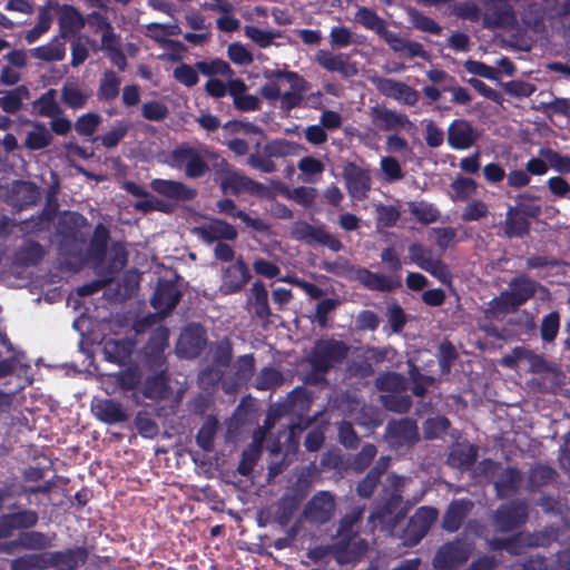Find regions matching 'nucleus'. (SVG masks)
<instances>
[{
	"instance_id": "obj_1",
	"label": "nucleus",
	"mask_w": 570,
	"mask_h": 570,
	"mask_svg": "<svg viewBox=\"0 0 570 570\" xmlns=\"http://www.w3.org/2000/svg\"><path fill=\"white\" fill-rule=\"evenodd\" d=\"M389 487H384L374 502L368 515V522L384 530H393L404 519L406 512L400 510L403 501V478L391 474L387 478Z\"/></svg>"
},
{
	"instance_id": "obj_2",
	"label": "nucleus",
	"mask_w": 570,
	"mask_h": 570,
	"mask_svg": "<svg viewBox=\"0 0 570 570\" xmlns=\"http://www.w3.org/2000/svg\"><path fill=\"white\" fill-rule=\"evenodd\" d=\"M214 156L215 154L206 146L196 148L188 144H181L171 150L167 163L173 168H184L186 177L195 179L203 177L209 170L206 159Z\"/></svg>"
},
{
	"instance_id": "obj_3",
	"label": "nucleus",
	"mask_w": 570,
	"mask_h": 570,
	"mask_svg": "<svg viewBox=\"0 0 570 570\" xmlns=\"http://www.w3.org/2000/svg\"><path fill=\"white\" fill-rule=\"evenodd\" d=\"M509 286V291L502 292L499 297L490 302L492 308H497L501 313L517 311L531 299L538 289V283L525 275L513 277Z\"/></svg>"
},
{
	"instance_id": "obj_4",
	"label": "nucleus",
	"mask_w": 570,
	"mask_h": 570,
	"mask_svg": "<svg viewBox=\"0 0 570 570\" xmlns=\"http://www.w3.org/2000/svg\"><path fill=\"white\" fill-rule=\"evenodd\" d=\"M350 347L343 341L321 338L314 344L308 356L312 368L328 373L335 364L342 363L348 354Z\"/></svg>"
},
{
	"instance_id": "obj_5",
	"label": "nucleus",
	"mask_w": 570,
	"mask_h": 570,
	"mask_svg": "<svg viewBox=\"0 0 570 570\" xmlns=\"http://www.w3.org/2000/svg\"><path fill=\"white\" fill-rule=\"evenodd\" d=\"M473 544L463 538L443 543L435 552L432 564L435 570H458L468 562Z\"/></svg>"
},
{
	"instance_id": "obj_6",
	"label": "nucleus",
	"mask_w": 570,
	"mask_h": 570,
	"mask_svg": "<svg viewBox=\"0 0 570 570\" xmlns=\"http://www.w3.org/2000/svg\"><path fill=\"white\" fill-rule=\"evenodd\" d=\"M529 520V505L524 499H514L500 504L493 512V525L499 532H512Z\"/></svg>"
},
{
	"instance_id": "obj_7",
	"label": "nucleus",
	"mask_w": 570,
	"mask_h": 570,
	"mask_svg": "<svg viewBox=\"0 0 570 570\" xmlns=\"http://www.w3.org/2000/svg\"><path fill=\"white\" fill-rule=\"evenodd\" d=\"M439 512L433 507H420L409 519L402 539L405 546L414 547L428 534L436 521Z\"/></svg>"
},
{
	"instance_id": "obj_8",
	"label": "nucleus",
	"mask_w": 570,
	"mask_h": 570,
	"mask_svg": "<svg viewBox=\"0 0 570 570\" xmlns=\"http://www.w3.org/2000/svg\"><path fill=\"white\" fill-rule=\"evenodd\" d=\"M169 330L164 325L157 326L149 335L144 346V361L149 370L167 368L166 351L169 348Z\"/></svg>"
},
{
	"instance_id": "obj_9",
	"label": "nucleus",
	"mask_w": 570,
	"mask_h": 570,
	"mask_svg": "<svg viewBox=\"0 0 570 570\" xmlns=\"http://www.w3.org/2000/svg\"><path fill=\"white\" fill-rule=\"evenodd\" d=\"M333 557L340 566L354 564L361 561L368 550L367 541L361 535L334 538Z\"/></svg>"
},
{
	"instance_id": "obj_10",
	"label": "nucleus",
	"mask_w": 570,
	"mask_h": 570,
	"mask_svg": "<svg viewBox=\"0 0 570 570\" xmlns=\"http://www.w3.org/2000/svg\"><path fill=\"white\" fill-rule=\"evenodd\" d=\"M175 277L176 279L159 278L150 298V305L163 316H168L183 297V292L177 284L179 276Z\"/></svg>"
},
{
	"instance_id": "obj_11",
	"label": "nucleus",
	"mask_w": 570,
	"mask_h": 570,
	"mask_svg": "<svg viewBox=\"0 0 570 570\" xmlns=\"http://www.w3.org/2000/svg\"><path fill=\"white\" fill-rule=\"evenodd\" d=\"M335 510L334 494L330 491H318L306 503L303 514L309 523L323 525L331 521Z\"/></svg>"
},
{
	"instance_id": "obj_12",
	"label": "nucleus",
	"mask_w": 570,
	"mask_h": 570,
	"mask_svg": "<svg viewBox=\"0 0 570 570\" xmlns=\"http://www.w3.org/2000/svg\"><path fill=\"white\" fill-rule=\"evenodd\" d=\"M385 438L395 449L411 448L419 441L417 424L410 417L391 420L385 428Z\"/></svg>"
},
{
	"instance_id": "obj_13",
	"label": "nucleus",
	"mask_w": 570,
	"mask_h": 570,
	"mask_svg": "<svg viewBox=\"0 0 570 570\" xmlns=\"http://www.w3.org/2000/svg\"><path fill=\"white\" fill-rule=\"evenodd\" d=\"M261 144H256V153L248 156L247 164L262 173L271 174L276 170V164L272 157H284L288 154L289 145L286 140H273L267 142L263 148V156L258 153Z\"/></svg>"
},
{
	"instance_id": "obj_14",
	"label": "nucleus",
	"mask_w": 570,
	"mask_h": 570,
	"mask_svg": "<svg viewBox=\"0 0 570 570\" xmlns=\"http://www.w3.org/2000/svg\"><path fill=\"white\" fill-rule=\"evenodd\" d=\"M370 116L373 125L382 131L411 130L414 124L407 115L389 109L384 106H374L371 108Z\"/></svg>"
},
{
	"instance_id": "obj_15",
	"label": "nucleus",
	"mask_w": 570,
	"mask_h": 570,
	"mask_svg": "<svg viewBox=\"0 0 570 570\" xmlns=\"http://www.w3.org/2000/svg\"><path fill=\"white\" fill-rule=\"evenodd\" d=\"M294 235L296 239L308 245L326 246L333 252H340L343 248L342 242L330 234L324 225L315 226L304 222L295 227Z\"/></svg>"
},
{
	"instance_id": "obj_16",
	"label": "nucleus",
	"mask_w": 570,
	"mask_h": 570,
	"mask_svg": "<svg viewBox=\"0 0 570 570\" xmlns=\"http://www.w3.org/2000/svg\"><path fill=\"white\" fill-rule=\"evenodd\" d=\"M252 274L244 258L239 256L236 262L223 269L219 291L224 295L236 294L243 291L250 281Z\"/></svg>"
},
{
	"instance_id": "obj_17",
	"label": "nucleus",
	"mask_w": 570,
	"mask_h": 570,
	"mask_svg": "<svg viewBox=\"0 0 570 570\" xmlns=\"http://www.w3.org/2000/svg\"><path fill=\"white\" fill-rule=\"evenodd\" d=\"M206 344L205 330L198 324H193L181 332L176 350L181 357L195 358L202 354Z\"/></svg>"
},
{
	"instance_id": "obj_18",
	"label": "nucleus",
	"mask_w": 570,
	"mask_h": 570,
	"mask_svg": "<svg viewBox=\"0 0 570 570\" xmlns=\"http://www.w3.org/2000/svg\"><path fill=\"white\" fill-rule=\"evenodd\" d=\"M48 569L58 568L59 570H76L83 566L89 557L86 547L77 546L59 551H46Z\"/></svg>"
},
{
	"instance_id": "obj_19",
	"label": "nucleus",
	"mask_w": 570,
	"mask_h": 570,
	"mask_svg": "<svg viewBox=\"0 0 570 570\" xmlns=\"http://www.w3.org/2000/svg\"><path fill=\"white\" fill-rule=\"evenodd\" d=\"M220 187L224 193H229L234 196H239L245 193L249 195H262L266 189L262 183L255 181L242 173L232 169L223 174Z\"/></svg>"
},
{
	"instance_id": "obj_20",
	"label": "nucleus",
	"mask_w": 570,
	"mask_h": 570,
	"mask_svg": "<svg viewBox=\"0 0 570 570\" xmlns=\"http://www.w3.org/2000/svg\"><path fill=\"white\" fill-rule=\"evenodd\" d=\"M479 138L476 129L465 119H454L448 128V144L454 150L472 147Z\"/></svg>"
},
{
	"instance_id": "obj_21",
	"label": "nucleus",
	"mask_w": 570,
	"mask_h": 570,
	"mask_svg": "<svg viewBox=\"0 0 570 570\" xmlns=\"http://www.w3.org/2000/svg\"><path fill=\"white\" fill-rule=\"evenodd\" d=\"M344 179L351 197L362 200L367 197L371 189V176L368 170L350 163L344 168Z\"/></svg>"
},
{
	"instance_id": "obj_22",
	"label": "nucleus",
	"mask_w": 570,
	"mask_h": 570,
	"mask_svg": "<svg viewBox=\"0 0 570 570\" xmlns=\"http://www.w3.org/2000/svg\"><path fill=\"white\" fill-rule=\"evenodd\" d=\"M356 281L365 288L376 292H392L401 286L400 276H390L383 273H374L365 267H360L355 272Z\"/></svg>"
},
{
	"instance_id": "obj_23",
	"label": "nucleus",
	"mask_w": 570,
	"mask_h": 570,
	"mask_svg": "<svg viewBox=\"0 0 570 570\" xmlns=\"http://www.w3.org/2000/svg\"><path fill=\"white\" fill-rule=\"evenodd\" d=\"M150 187L155 193L175 202H190L197 196L195 188L177 180L155 178Z\"/></svg>"
},
{
	"instance_id": "obj_24",
	"label": "nucleus",
	"mask_w": 570,
	"mask_h": 570,
	"mask_svg": "<svg viewBox=\"0 0 570 570\" xmlns=\"http://www.w3.org/2000/svg\"><path fill=\"white\" fill-rule=\"evenodd\" d=\"M530 228L531 223L524 217L521 207L509 206L505 218L501 224L502 233H498V235L507 238H523L529 235Z\"/></svg>"
},
{
	"instance_id": "obj_25",
	"label": "nucleus",
	"mask_w": 570,
	"mask_h": 570,
	"mask_svg": "<svg viewBox=\"0 0 570 570\" xmlns=\"http://www.w3.org/2000/svg\"><path fill=\"white\" fill-rule=\"evenodd\" d=\"M58 26L62 38L76 36L86 27V17L72 4L58 6Z\"/></svg>"
},
{
	"instance_id": "obj_26",
	"label": "nucleus",
	"mask_w": 570,
	"mask_h": 570,
	"mask_svg": "<svg viewBox=\"0 0 570 570\" xmlns=\"http://www.w3.org/2000/svg\"><path fill=\"white\" fill-rule=\"evenodd\" d=\"M315 62L330 72H338L344 77L356 75L357 70L348 63V56L344 53H333L321 49L315 53Z\"/></svg>"
},
{
	"instance_id": "obj_27",
	"label": "nucleus",
	"mask_w": 570,
	"mask_h": 570,
	"mask_svg": "<svg viewBox=\"0 0 570 570\" xmlns=\"http://www.w3.org/2000/svg\"><path fill=\"white\" fill-rule=\"evenodd\" d=\"M391 458L382 455L370 469L366 475L357 483L356 494L362 499H370L375 492L381 478L390 466Z\"/></svg>"
},
{
	"instance_id": "obj_28",
	"label": "nucleus",
	"mask_w": 570,
	"mask_h": 570,
	"mask_svg": "<svg viewBox=\"0 0 570 570\" xmlns=\"http://www.w3.org/2000/svg\"><path fill=\"white\" fill-rule=\"evenodd\" d=\"M559 473L549 464L535 462L527 472V490L531 493L540 491L557 481Z\"/></svg>"
},
{
	"instance_id": "obj_29",
	"label": "nucleus",
	"mask_w": 570,
	"mask_h": 570,
	"mask_svg": "<svg viewBox=\"0 0 570 570\" xmlns=\"http://www.w3.org/2000/svg\"><path fill=\"white\" fill-rule=\"evenodd\" d=\"M472 507V502L468 499L453 500L448 505L443 514V529L448 532H456L461 528Z\"/></svg>"
},
{
	"instance_id": "obj_30",
	"label": "nucleus",
	"mask_w": 570,
	"mask_h": 570,
	"mask_svg": "<svg viewBox=\"0 0 570 570\" xmlns=\"http://www.w3.org/2000/svg\"><path fill=\"white\" fill-rule=\"evenodd\" d=\"M521 483V471L518 468L508 466L494 481L495 494L499 499H508L519 492Z\"/></svg>"
},
{
	"instance_id": "obj_31",
	"label": "nucleus",
	"mask_w": 570,
	"mask_h": 570,
	"mask_svg": "<svg viewBox=\"0 0 570 570\" xmlns=\"http://www.w3.org/2000/svg\"><path fill=\"white\" fill-rule=\"evenodd\" d=\"M135 344L130 340L110 338L105 342L102 352L106 361L118 365H126L131 360Z\"/></svg>"
},
{
	"instance_id": "obj_32",
	"label": "nucleus",
	"mask_w": 570,
	"mask_h": 570,
	"mask_svg": "<svg viewBox=\"0 0 570 570\" xmlns=\"http://www.w3.org/2000/svg\"><path fill=\"white\" fill-rule=\"evenodd\" d=\"M92 410L99 421L109 425L126 422L128 419L122 404L114 399L98 401Z\"/></svg>"
},
{
	"instance_id": "obj_33",
	"label": "nucleus",
	"mask_w": 570,
	"mask_h": 570,
	"mask_svg": "<svg viewBox=\"0 0 570 570\" xmlns=\"http://www.w3.org/2000/svg\"><path fill=\"white\" fill-rule=\"evenodd\" d=\"M304 499L305 494L298 491L284 493L276 504L274 517L275 521L279 525L286 527L291 522Z\"/></svg>"
},
{
	"instance_id": "obj_34",
	"label": "nucleus",
	"mask_w": 570,
	"mask_h": 570,
	"mask_svg": "<svg viewBox=\"0 0 570 570\" xmlns=\"http://www.w3.org/2000/svg\"><path fill=\"white\" fill-rule=\"evenodd\" d=\"M478 459V448L470 443H458L448 456V464L462 471L470 470Z\"/></svg>"
},
{
	"instance_id": "obj_35",
	"label": "nucleus",
	"mask_w": 570,
	"mask_h": 570,
	"mask_svg": "<svg viewBox=\"0 0 570 570\" xmlns=\"http://www.w3.org/2000/svg\"><path fill=\"white\" fill-rule=\"evenodd\" d=\"M199 234L202 239L208 244L222 240H235L237 238L236 228L222 219H215L210 224L202 227Z\"/></svg>"
},
{
	"instance_id": "obj_36",
	"label": "nucleus",
	"mask_w": 570,
	"mask_h": 570,
	"mask_svg": "<svg viewBox=\"0 0 570 570\" xmlns=\"http://www.w3.org/2000/svg\"><path fill=\"white\" fill-rule=\"evenodd\" d=\"M128 263V253L124 244L116 242L111 245L107 264L96 271L98 276H107L114 279V276L120 273Z\"/></svg>"
},
{
	"instance_id": "obj_37",
	"label": "nucleus",
	"mask_w": 570,
	"mask_h": 570,
	"mask_svg": "<svg viewBox=\"0 0 570 570\" xmlns=\"http://www.w3.org/2000/svg\"><path fill=\"white\" fill-rule=\"evenodd\" d=\"M120 86L121 77L116 71L104 70L98 83L97 99L100 102L114 101L119 96Z\"/></svg>"
},
{
	"instance_id": "obj_38",
	"label": "nucleus",
	"mask_w": 570,
	"mask_h": 570,
	"mask_svg": "<svg viewBox=\"0 0 570 570\" xmlns=\"http://www.w3.org/2000/svg\"><path fill=\"white\" fill-rule=\"evenodd\" d=\"M155 373L145 379L142 385V394L147 399H164L168 392V374L167 368L153 370Z\"/></svg>"
},
{
	"instance_id": "obj_39",
	"label": "nucleus",
	"mask_w": 570,
	"mask_h": 570,
	"mask_svg": "<svg viewBox=\"0 0 570 570\" xmlns=\"http://www.w3.org/2000/svg\"><path fill=\"white\" fill-rule=\"evenodd\" d=\"M217 208L220 213L239 218L246 226L257 232H266L268 226L257 217L249 216L246 212L237 209L236 203L230 198L218 200Z\"/></svg>"
},
{
	"instance_id": "obj_40",
	"label": "nucleus",
	"mask_w": 570,
	"mask_h": 570,
	"mask_svg": "<svg viewBox=\"0 0 570 570\" xmlns=\"http://www.w3.org/2000/svg\"><path fill=\"white\" fill-rule=\"evenodd\" d=\"M524 533L529 548H548L559 539L561 529L558 524H547L540 530Z\"/></svg>"
},
{
	"instance_id": "obj_41",
	"label": "nucleus",
	"mask_w": 570,
	"mask_h": 570,
	"mask_svg": "<svg viewBox=\"0 0 570 570\" xmlns=\"http://www.w3.org/2000/svg\"><path fill=\"white\" fill-rule=\"evenodd\" d=\"M110 232L106 225L98 223L95 226L89 242L88 252L92 259L102 262L106 258Z\"/></svg>"
},
{
	"instance_id": "obj_42",
	"label": "nucleus",
	"mask_w": 570,
	"mask_h": 570,
	"mask_svg": "<svg viewBox=\"0 0 570 570\" xmlns=\"http://www.w3.org/2000/svg\"><path fill=\"white\" fill-rule=\"evenodd\" d=\"M45 255L46 250L40 243L29 240L16 252L14 261L19 266L31 267L37 266Z\"/></svg>"
},
{
	"instance_id": "obj_43",
	"label": "nucleus",
	"mask_w": 570,
	"mask_h": 570,
	"mask_svg": "<svg viewBox=\"0 0 570 570\" xmlns=\"http://www.w3.org/2000/svg\"><path fill=\"white\" fill-rule=\"evenodd\" d=\"M10 535L16 530L32 529L39 521V515L35 510L22 509L17 512L3 514Z\"/></svg>"
},
{
	"instance_id": "obj_44",
	"label": "nucleus",
	"mask_w": 570,
	"mask_h": 570,
	"mask_svg": "<svg viewBox=\"0 0 570 570\" xmlns=\"http://www.w3.org/2000/svg\"><path fill=\"white\" fill-rule=\"evenodd\" d=\"M365 507H354L351 511L345 513L337 525L334 538L360 535L358 523L363 518Z\"/></svg>"
},
{
	"instance_id": "obj_45",
	"label": "nucleus",
	"mask_w": 570,
	"mask_h": 570,
	"mask_svg": "<svg viewBox=\"0 0 570 570\" xmlns=\"http://www.w3.org/2000/svg\"><path fill=\"white\" fill-rule=\"evenodd\" d=\"M375 386L381 392L401 393L407 390L405 376L396 372H384L375 379Z\"/></svg>"
},
{
	"instance_id": "obj_46",
	"label": "nucleus",
	"mask_w": 570,
	"mask_h": 570,
	"mask_svg": "<svg viewBox=\"0 0 570 570\" xmlns=\"http://www.w3.org/2000/svg\"><path fill=\"white\" fill-rule=\"evenodd\" d=\"M355 21L364 28L381 36L387 28L386 21L377 12L367 7H360L355 13Z\"/></svg>"
},
{
	"instance_id": "obj_47",
	"label": "nucleus",
	"mask_w": 570,
	"mask_h": 570,
	"mask_svg": "<svg viewBox=\"0 0 570 570\" xmlns=\"http://www.w3.org/2000/svg\"><path fill=\"white\" fill-rule=\"evenodd\" d=\"M250 293L254 299V312L259 320H267L272 315L268 304V292L259 279L252 284Z\"/></svg>"
},
{
	"instance_id": "obj_48",
	"label": "nucleus",
	"mask_w": 570,
	"mask_h": 570,
	"mask_svg": "<svg viewBox=\"0 0 570 570\" xmlns=\"http://www.w3.org/2000/svg\"><path fill=\"white\" fill-rule=\"evenodd\" d=\"M11 570H47V553L46 551L40 553H27L17 557L10 562Z\"/></svg>"
},
{
	"instance_id": "obj_49",
	"label": "nucleus",
	"mask_w": 570,
	"mask_h": 570,
	"mask_svg": "<svg viewBox=\"0 0 570 570\" xmlns=\"http://www.w3.org/2000/svg\"><path fill=\"white\" fill-rule=\"evenodd\" d=\"M65 43L58 38L52 39L49 43L36 47L31 50V56L42 61H60L65 57Z\"/></svg>"
},
{
	"instance_id": "obj_50",
	"label": "nucleus",
	"mask_w": 570,
	"mask_h": 570,
	"mask_svg": "<svg viewBox=\"0 0 570 570\" xmlns=\"http://www.w3.org/2000/svg\"><path fill=\"white\" fill-rule=\"evenodd\" d=\"M16 544L26 550L43 551L51 548V538L40 531H23Z\"/></svg>"
},
{
	"instance_id": "obj_51",
	"label": "nucleus",
	"mask_w": 570,
	"mask_h": 570,
	"mask_svg": "<svg viewBox=\"0 0 570 570\" xmlns=\"http://www.w3.org/2000/svg\"><path fill=\"white\" fill-rule=\"evenodd\" d=\"M284 382L283 373L273 366L263 367L257 374L254 387L258 391L275 390Z\"/></svg>"
},
{
	"instance_id": "obj_52",
	"label": "nucleus",
	"mask_w": 570,
	"mask_h": 570,
	"mask_svg": "<svg viewBox=\"0 0 570 570\" xmlns=\"http://www.w3.org/2000/svg\"><path fill=\"white\" fill-rule=\"evenodd\" d=\"M89 96L77 83L66 82L61 88V101L68 108L78 110L88 102Z\"/></svg>"
},
{
	"instance_id": "obj_53",
	"label": "nucleus",
	"mask_w": 570,
	"mask_h": 570,
	"mask_svg": "<svg viewBox=\"0 0 570 570\" xmlns=\"http://www.w3.org/2000/svg\"><path fill=\"white\" fill-rule=\"evenodd\" d=\"M517 23V16L510 6H504L487 13L484 24L491 28L513 27Z\"/></svg>"
},
{
	"instance_id": "obj_54",
	"label": "nucleus",
	"mask_w": 570,
	"mask_h": 570,
	"mask_svg": "<svg viewBox=\"0 0 570 570\" xmlns=\"http://www.w3.org/2000/svg\"><path fill=\"white\" fill-rule=\"evenodd\" d=\"M261 450H262L261 441L255 440L243 451L240 461L237 466V472L240 475L248 476L253 472V470L261 456Z\"/></svg>"
},
{
	"instance_id": "obj_55",
	"label": "nucleus",
	"mask_w": 570,
	"mask_h": 570,
	"mask_svg": "<svg viewBox=\"0 0 570 570\" xmlns=\"http://www.w3.org/2000/svg\"><path fill=\"white\" fill-rule=\"evenodd\" d=\"M217 428L218 421L215 416L207 417L200 426L196 434V443L202 450L210 452L214 449V439Z\"/></svg>"
},
{
	"instance_id": "obj_56",
	"label": "nucleus",
	"mask_w": 570,
	"mask_h": 570,
	"mask_svg": "<svg viewBox=\"0 0 570 570\" xmlns=\"http://www.w3.org/2000/svg\"><path fill=\"white\" fill-rule=\"evenodd\" d=\"M195 67L206 77L222 76L230 78L234 75L228 62L219 58L213 59L212 61H197Z\"/></svg>"
},
{
	"instance_id": "obj_57",
	"label": "nucleus",
	"mask_w": 570,
	"mask_h": 570,
	"mask_svg": "<svg viewBox=\"0 0 570 570\" xmlns=\"http://www.w3.org/2000/svg\"><path fill=\"white\" fill-rule=\"evenodd\" d=\"M38 115L42 117H56L61 114V108L56 100V90L49 89L41 95L35 102Z\"/></svg>"
},
{
	"instance_id": "obj_58",
	"label": "nucleus",
	"mask_w": 570,
	"mask_h": 570,
	"mask_svg": "<svg viewBox=\"0 0 570 570\" xmlns=\"http://www.w3.org/2000/svg\"><path fill=\"white\" fill-rule=\"evenodd\" d=\"M407 14L409 21L416 30L429 32L431 35L441 33L442 28L440 27V24L429 16L421 12L420 10L411 8L407 11Z\"/></svg>"
},
{
	"instance_id": "obj_59",
	"label": "nucleus",
	"mask_w": 570,
	"mask_h": 570,
	"mask_svg": "<svg viewBox=\"0 0 570 570\" xmlns=\"http://www.w3.org/2000/svg\"><path fill=\"white\" fill-rule=\"evenodd\" d=\"M538 155L544 158L556 171L570 174V156L562 155L550 147L540 148Z\"/></svg>"
},
{
	"instance_id": "obj_60",
	"label": "nucleus",
	"mask_w": 570,
	"mask_h": 570,
	"mask_svg": "<svg viewBox=\"0 0 570 570\" xmlns=\"http://www.w3.org/2000/svg\"><path fill=\"white\" fill-rule=\"evenodd\" d=\"M564 373L554 364L537 380V385L541 391L556 392L564 384Z\"/></svg>"
},
{
	"instance_id": "obj_61",
	"label": "nucleus",
	"mask_w": 570,
	"mask_h": 570,
	"mask_svg": "<svg viewBox=\"0 0 570 570\" xmlns=\"http://www.w3.org/2000/svg\"><path fill=\"white\" fill-rule=\"evenodd\" d=\"M52 23V16L48 8L41 7L39 9L38 13V21L35 24L33 28L27 31L26 33V41L28 43H33L39 39L40 36H42L45 32H47Z\"/></svg>"
},
{
	"instance_id": "obj_62",
	"label": "nucleus",
	"mask_w": 570,
	"mask_h": 570,
	"mask_svg": "<svg viewBox=\"0 0 570 570\" xmlns=\"http://www.w3.org/2000/svg\"><path fill=\"white\" fill-rule=\"evenodd\" d=\"M560 330V314L557 311L543 316L540 325V336L544 343H552Z\"/></svg>"
},
{
	"instance_id": "obj_63",
	"label": "nucleus",
	"mask_w": 570,
	"mask_h": 570,
	"mask_svg": "<svg viewBox=\"0 0 570 570\" xmlns=\"http://www.w3.org/2000/svg\"><path fill=\"white\" fill-rule=\"evenodd\" d=\"M13 194L22 206H32L39 199L38 187L31 181H18L14 185Z\"/></svg>"
},
{
	"instance_id": "obj_64",
	"label": "nucleus",
	"mask_w": 570,
	"mask_h": 570,
	"mask_svg": "<svg viewBox=\"0 0 570 570\" xmlns=\"http://www.w3.org/2000/svg\"><path fill=\"white\" fill-rule=\"evenodd\" d=\"M451 426L450 420L444 415L428 419L424 422L423 431L426 440H434L445 434Z\"/></svg>"
}]
</instances>
